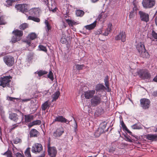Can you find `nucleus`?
I'll return each mask as SVG.
<instances>
[{
	"label": "nucleus",
	"mask_w": 157,
	"mask_h": 157,
	"mask_svg": "<svg viewBox=\"0 0 157 157\" xmlns=\"http://www.w3.org/2000/svg\"><path fill=\"white\" fill-rule=\"evenodd\" d=\"M12 33L14 35L11 40L12 43H15L20 40L23 35V31L18 29L14 30L13 31Z\"/></svg>",
	"instance_id": "1"
},
{
	"label": "nucleus",
	"mask_w": 157,
	"mask_h": 157,
	"mask_svg": "<svg viewBox=\"0 0 157 157\" xmlns=\"http://www.w3.org/2000/svg\"><path fill=\"white\" fill-rule=\"evenodd\" d=\"M12 77L10 76H4L0 78V86L3 87H10V83Z\"/></svg>",
	"instance_id": "2"
},
{
	"label": "nucleus",
	"mask_w": 157,
	"mask_h": 157,
	"mask_svg": "<svg viewBox=\"0 0 157 157\" xmlns=\"http://www.w3.org/2000/svg\"><path fill=\"white\" fill-rule=\"evenodd\" d=\"M101 101V96L98 95L94 96L90 100L91 105L93 107L97 106Z\"/></svg>",
	"instance_id": "3"
},
{
	"label": "nucleus",
	"mask_w": 157,
	"mask_h": 157,
	"mask_svg": "<svg viewBox=\"0 0 157 157\" xmlns=\"http://www.w3.org/2000/svg\"><path fill=\"white\" fill-rule=\"evenodd\" d=\"M142 4L144 8H150L155 6V0H143Z\"/></svg>",
	"instance_id": "4"
},
{
	"label": "nucleus",
	"mask_w": 157,
	"mask_h": 157,
	"mask_svg": "<svg viewBox=\"0 0 157 157\" xmlns=\"http://www.w3.org/2000/svg\"><path fill=\"white\" fill-rule=\"evenodd\" d=\"M4 63L8 66L10 67L13 65L14 63V59L13 57L10 56H6L3 58Z\"/></svg>",
	"instance_id": "5"
},
{
	"label": "nucleus",
	"mask_w": 157,
	"mask_h": 157,
	"mask_svg": "<svg viewBox=\"0 0 157 157\" xmlns=\"http://www.w3.org/2000/svg\"><path fill=\"white\" fill-rule=\"evenodd\" d=\"M138 74L139 77L142 79H148L151 77L150 74L147 70H140Z\"/></svg>",
	"instance_id": "6"
},
{
	"label": "nucleus",
	"mask_w": 157,
	"mask_h": 157,
	"mask_svg": "<svg viewBox=\"0 0 157 157\" xmlns=\"http://www.w3.org/2000/svg\"><path fill=\"white\" fill-rule=\"evenodd\" d=\"M43 150V146L42 145L39 143H35L33 145L31 151L33 153H37L40 152Z\"/></svg>",
	"instance_id": "7"
},
{
	"label": "nucleus",
	"mask_w": 157,
	"mask_h": 157,
	"mask_svg": "<svg viewBox=\"0 0 157 157\" xmlns=\"http://www.w3.org/2000/svg\"><path fill=\"white\" fill-rule=\"evenodd\" d=\"M15 8L17 10L25 13L28 12V6L26 4H19L15 6Z\"/></svg>",
	"instance_id": "8"
},
{
	"label": "nucleus",
	"mask_w": 157,
	"mask_h": 157,
	"mask_svg": "<svg viewBox=\"0 0 157 157\" xmlns=\"http://www.w3.org/2000/svg\"><path fill=\"white\" fill-rule=\"evenodd\" d=\"M9 118L15 122H17V124H20L23 118V117L21 120H19V116L17 114L13 113H10L9 117Z\"/></svg>",
	"instance_id": "9"
},
{
	"label": "nucleus",
	"mask_w": 157,
	"mask_h": 157,
	"mask_svg": "<svg viewBox=\"0 0 157 157\" xmlns=\"http://www.w3.org/2000/svg\"><path fill=\"white\" fill-rule=\"evenodd\" d=\"M140 102L141 106L143 109H146L149 108L150 103L149 100L146 98L141 99L140 100Z\"/></svg>",
	"instance_id": "10"
},
{
	"label": "nucleus",
	"mask_w": 157,
	"mask_h": 157,
	"mask_svg": "<svg viewBox=\"0 0 157 157\" xmlns=\"http://www.w3.org/2000/svg\"><path fill=\"white\" fill-rule=\"evenodd\" d=\"M102 125V126H101L100 128H99L96 130L94 132V135L96 137H99L101 134L103 133L104 132V130L105 128L106 125L102 124H101V126Z\"/></svg>",
	"instance_id": "11"
},
{
	"label": "nucleus",
	"mask_w": 157,
	"mask_h": 157,
	"mask_svg": "<svg viewBox=\"0 0 157 157\" xmlns=\"http://www.w3.org/2000/svg\"><path fill=\"white\" fill-rule=\"evenodd\" d=\"M95 90H88L84 92V96L86 99H90L92 98L94 96L95 94Z\"/></svg>",
	"instance_id": "12"
},
{
	"label": "nucleus",
	"mask_w": 157,
	"mask_h": 157,
	"mask_svg": "<svg viewBox=\"0 0 157 157\" xmlns=\"http://www.w3.org/2000/svg\"><path fill=\"white\" fill-rule=\"evenodd\" d=\"M64 132L63 128L62 127L58 128L53 133V136L55 138L60 137Z\"/></svg>",
	"instance_id": "13"
},
{
	"label": "nucleus",
	"mask_w": 157,
	"mask_h": 157,
	"mask_svg": "<svg viewBox=\"0 0 157 157\" xmlns=\"http://www.w3.org/2000/svg\"><path fill=\"white\" fill-rule=\"evenodd\" d=\"M140 15V19L141 21L147 22L149 20V15L147 13L142 11H140L139 13Z\"/></svg>",
	"instance_id": "14"
},
{
	"label": "nucleus",
	"mask_w": 157,
	"mask_h": 157,
	"mask_svg": "<svg viewBox=\"0 0 157 157\" xmlns=\"http://www.w3.org/2000/svg\"><path fill=\"white\" fill-rule=\"evenodd\" d=\"M126 36L124 32H121L119 34L115 37L116 40H121L122 42H124L126 40Z\"/></svg>",
	"instance_id": "15"
},
{
	"label": "nucleus",
	"mask_w": 157,
	"mask_h": 157,
	"mask_svg": "<svg viewBox=\"0 0 157 157\" xmlns=\"http://www.w3.org/2000/svg\"><path fill=\"white\" fill-rule=\"evenodd\" d=\"M48 155L51 157H55L57 153V151L54 147H50L48 148Z\"/></svg>",
	"instance_id": "16"
},
{
	"label": "nucleus",
	"mask_w": 157,
	"mask_h": 157,
	"mask_svg": "<svg viewBox=\"0 0 157 157\" xmlns=\"http://www.w3.org/2000/svg\"><path fill=\"white\" fill-rule=\"evenodd\" d=\"M58 121L61 123H65L68 124L69 121L67 119L63 117L62 116H58L56 117L53 121V122Z\"/></svg>",
	"instance_id": "17"
},
{
	"label": "nucleus",
	"mask_w": 157,
	"mask_h": 157,
	"mask_svg": "<svg viewBox=\"0 0 157 157\" xmlns=\"http://www.w3.org/2000/svg\"><path fill=\"white\" fill-rule=\"evenodd\" d=\"M136 48L138 51L139 54L143 51L146 50L144 45L141 43H140L138 44Z\"/></svg>",
	"instance_id": "18"
},
{
	"label": "nucleus",
	"mask_w": 157,
	"mask_h": 157,
	"mask_svg": "<svg viewBox=\"0 0 157 157\" xmlns=\"http://www.w3.org/2000/svg\"><path fill=\"white\" fill-rule=\"evenodd\" d=\"M112 28V25L111 24L109 23L108 24L107 28L105 30V32L103 33L102 35L107 36L108 35L109 33L110 32Z\"/></svg>",
	"instance_id": "19"
},
{
	"label": "nucleus",
	"mask_w": 157,
	"mask_h": 157,
	"mask_svg": "<svg viewBox=\"0 0 157 157\" xmlns=\"http://www.w3.org/2000/svg\"><path fill=\"white\" fill-rule=\"evenodd\" d=\"M40 10L38 8H34L31 9L29 11L30 14L37 15L39 13Z\"/></svg>",
	"instance_id": "20"
},
{
	"label": "nucleus",
	"mask_w": 157,
	"mask_h": 157,
	"mask_svg": "<svg viewBox=\"0 0 157 157\" xmlns=\"http://www.w3.org/2000/svg\"><path fill=\"white\" fill-rule=\"evenodd\" d=\"M96 25V21H94L92 23L89 25H86L84 26V27L86 29L89 30H92L94 28Z\"/></svg>",
	"instance_id": "21"
},
{
	"label": "nucleus",
	"mask_w": 157,
	"mask_h": 157,
	"mask_svg": "<svg viewBox=\"0 0 157 157\" xmlns=\"http://www.w3.org/2000/svg\"><path fill=\"white\" fill-rule=\"evenodd\" d=\"M39 134V132L35 129H32L29 132L30 137H36Z\"/></svg>",
	"instance_id": "22"
},
{
	"label": "nucleus",
	"mask_w": 157,
	"mask_h": 157,
	"mask_svg": "<svg viewBox=\"0 0 157 157\" xmlns=\"http://www.w3.org/2000/svg\"><path fill=\"white\" fill-rule=\"evenodd\" d=\"M106 89L104 86L101 84H98L95 87V90L97 91H99L101 90H104Z\"/></svg>",
	"instance_id": "23"
},
{
	"label": "nucleus",
	"mask_w": 157,
	"mask_h": 157,
	"mask_svg": "<svg viewBox=\"0 0 157 157\" xmlns=\"http://www.w3.org/2000/svg\"><path fill=\"white\" fill-rule=\"evenodd\" d=\"M34 116L30 114L25 115V121L26 122H29L33 120Z\"/></svg>",
	"instance_id": "24"
},
{
	"label": "nucleus",
	"mask_w": 157,
	"mask_h": 157,
	"mask_svg": "<svg viewBox=\"0 0 157 157\" xmlns=\"http://www.w3.org/2000/svg\"><path fill=\"white\" fill-rule=\"evenodd\" d=\"M147 138L150 140L157 141V135L153 134H148L147 136Z\"/></svg>",
	"instance_id": "25"
},
{
	"label": "nucleus",
	"mask_w": 157,
	"mask_h": 157,
	"mask_svg": "<svg viewBox=\"0 0 157 157\" xmlns=\"http://www.w3.org/2000/svg\"><path fill=\"white\" fill-rule=\"evenodd\" d=\"M147 138L150 140L157 141V135L153 134H148L147 136Z\"/></svg>",
	"instance_id": "26"
},
{
	"label": "nucleus",
	"mask_w": 157,
	"mask_h": 157,
	"mask_svg": "<svg viewBox=\"0 0 157 157\" xmlns=\"http://www.w3.org/2000/svg\"><path fill=\"white\" fill-rule=\"evenodd\" d=\"M44 23L45 25V28L46 29V32L47 33L51 29V27L49 23L48 20H45L44 21Z\"/></svg>",
	"instance_id": "27"
},
{
	"label": "nucleus",
	"mask_w": 157,
	"mask_h": 157,
	"mask_svg": "<svg viewBox=\"0 0 157 157\" xmlns=\"http://www.w3.org/2000/svg\"><path fill=\"white\" fill-rule=\"evenodd\" d=\"M41 123V121L39 120H36L30 123L29 124V127H31L33 125H39Z\"/></svg>",
	"instance_id": "28"
},
{
	"label": "nucleus",
	"mask_w": 157,
	"mask_h": 157,
	"mask_svg": "<svg viewBox=\"0 0 157 157\" xmlns=\"http://www.w3.org/2000/svg\"><path fill=\"white\" fill-rule=\"evenodd\" d=\"M60 93L59 91H56L52 96V98L53 99L52 100V102L53 101H56L59 98L60 95Z\"/></svg>",
	"instance_id": "29"
},
{
	"label": "nucleus",
	"mask_w": 157,
	"mask_h": 157,
	"mask_svg": "<svg viewBox=\"0 0 157 157\" xmlns=\"http://www.w3.org/2000/svg\"><path fill=\"white\" fill-rule=\"evenodd\" d=\"M139 55L141 57L144 58H148L149 56L148 53L146 51V50L141 52V53L139 54Z\"/></svg>",
	"instance_id": "30"
},
{
	"label": "nucleus",
	"mask_w": 157,
	"mask_h": 157,
	"mask_svg": "<svg viewBox=\"0 0 157 157\" xmlns=\"http://www.w3.org/2000/svg\"><path fill=\"white\" fill-rule=\"evenodd\" d=\"M48 107H49V106L48 105V101H47L44 102L41 105L42 109L43 110H45Z\"/></svg>",
	"instance_id": "31"
},
{
	"label": "nucleus",
	"mask_w": 157,
	"mask_h": 157,
	"mask_svg": "<svg viewBox=\"0 0 157 157\" xmlns=\"http://www.w3.org/2000/svg\"><path fill=\"white\" fill-rule=\"evenodd\" d=\"M28 19L29 20H32L36 22H39L40 21V19L39 18L35 17H33L32 16H29L28 17Z\"/></svg>",
	"instance_id": "32"
},
{
	"label": "nucleus",
	"mask_w": 157,
	"mask_h": 157,
	"mask_svg": "<svg viewBox=\"0 0 157 157\" xmlns=\"http://www.w3.org/2000/svg\"><path fill=\"white\" fill-rule=\"evenodd\" d=\"M84 14V12L83 11L78 10L76 11V15L77 16H82Z\"/></svg>",
	"instance_id": "33"
},
{
	"label": "nucleus",
	"mask_w": 157,
	"mask_h": 157,
	"mask_svg": "<svg viewBox=\"0 0 157 157\" xmlns=\"http://www.w3.org/2000/svg\"><path fill=\"white\" fill-rule=\"evenodd\" d=\"M30 147L27 148L25 152V155L28 157H31V155L30 154Z\"/></svg>",
	"instance_id": "34"
},
{
	"label": "nucleus",
	"mask_w": 157,
	"mask_h": 157,
	"mask_svg": "<svg viewBox=\"0 0 157 157\" xmlns=\"http://www.w3.org/2000/svg\"><path fill=\"white\" fill-rule=\"evenodd\" d=\"M66 22L68 23V25L71 26H73L74 25H75L76 23V22L73 21L72 20H70L69 19H66Z\"/></svg>",
	"instance_id": "35"
},
{
	"label": "nucleus",
	"mask_w": 157,
	"mask_h": 157,
	"mask_svg": "<svg viewBox=\"0 0 157 157\" xmlns=\"http://www.w3.org/2000/svg\"><path fill=\"white\" fill-rule=\"evenodd\" d=\"M28 27V25L25 23L21 25L19 27V28L22 30H24Z\"/></svg>",
	"instance_id": "36"
},
{
	"label": "nucleus",
	"mask_w": 157,
	"mask_h": 157,
	"mask_svg": "<svg viewBox=\"0 0 157 157\" xmlns=\"http://www.w3.org/2000/svg\"><path fill=\"white\" fill-rule=\"evenodd\" d=\"M37 73L40 77L44 75L47 74V72L45 71L40 70L37 71Z\"/></svg>",
	"instance_id": "37"
},
{
	"label": "nucleus",
	"mask_w": 157,
	"mask_h": 157,
	"mask_svg": "<svg viewBox=\"0 0 157 157\" xmlns=\"http://www.w3.org/2000/svg\"><path fill=\"white\" fill-rule=\"evenodd\" d=\"M28 37L30 39L33 40L36 37V35L35 33H33L29 35Z\"/></svg>",
	"instance_id": "38"
},
{
	"label": "nucleus",
	"mask_w": 157,
	"mask_h": 157,
	"mask_svg": "<svg viewBox=\"0 0 157 157\" xmlns=\"http://www.w3.org/2000/svg\"><path fill=\"white\" fill-rule=\"evenodd\" d=\"M84 66V65L83 64H76V68L77 70H80L82 69Z\"/></svg>",
	"instance_id": "39"
},
{
	"label": "nucleus",
	"mask_w": 157,
	"mask_h": 157,
	"mask_svg": "<svg viewBox=\"0 0 157 157\" xmlns=\"http://www.w3.org/2000/svg\"><path fill=\"white\" fill-rule=\"evenodd\" d=\"M132 128L133 129H140L142 128L141 126L138 125L136 124H134L132 126Z\"/></svg>",
	"instance_id": "40"
},
{
	"label": "nucleus",
	"mask_w": 157,
	"mask_h": 157,
	"mask_svg": "<svg viewBox=\"0 0 157 157\" xmlns=\"http://www.w3.org/2000/svg\"><path fill=\"white\" fill-rule=\"evenodd\" d=\"M21 142V140L20 138L18 137H16L13 140V143L14 144H17Z\"/></svg>",
	"instance_id": "41"
},
{
	"label": "nucleus",
	"mask_w": 157,
	"mask_h": 157,
	"mask_svg": "<svg viewBox=\"0 0 157 157\" xmlns=\"http://www.w3.org/2000/svg\"><path fill=\"white\" fill-rule=\"evenodd\" d=\"M48 77L52 81H53L54 79L53 76V73L51 71H50L48 75Z\"/></svg>",
	"instance_id": "42"
},
{
	"label": "nucleus",
	"mask_w": 157,
	"mask_h": 157,
	"mask_svg": "<svg viewBox=\"0 0 157 157\" xmlns=\"http://www.w3.org/2000/svg\"><path fill=\"white\" fill-rule=\"evenodd\" d=\"M3 155H6L7 157H12V153L10 151H6L4 153Z\"/></svg>",
	"instance_id": "43"
},
{
	"label": "nucleus",
	"mask_w": 157,
	"mask_h": 157,
	"mask_svg": "<svg viewBox=\"0 0 157 157\" xmlns=\"http://www.w3.org/2000/svg\"><path fill=\"white\" fill-rule=\"evenodd\" d=\"M39 48L40 50L43 51L44 52L47 51V49L45 47L43 46L42 45H40L39 46Z\"/></svg>",
	"instance_id": "44"
},
{
	"label": "nucleus",
	"mask_w": 157,
	"mask_h": 157,
	"mask_svg": "<svg viewBox=\"0 0 157 157\" xmlns=\"http://www.w3.org/2000/svg\"><path fill=\"white\" fill-rule=\"evenodd\" d=\"M151 35L155 39H157V33L154 30H152L151 32Z\"/></svg>",
	"instance_id": "45"
},
{
	"label": "nucleus",
	"mask_w": 157,
	"mask_h": 157,
	"mask_svg": "<svg viewBox=\"0 0 157 157\" xmlns=\"http://www.w3.org/2000/svg\"><path fill=\"white\" fill-rule=\"evenodd\" d=\"M16 124L12 125L10 127V131H12L17 127L18 126V124Z\"/></svg>",
	"instance_id": "46"
},
{
	"label": "nucleus",
	"mask_w": 157,
	"mask_h": 157,
	"mask_svg": "<svg viewBox=\"0 0 157 157\" xmlns=\"http://www.w3.org/2000/svg\"><path fill=\"white\" fill-rule=\"evenodd\" d=\"M134 7H133V10L132 11L134 12V13H137V8L135 4L134 3H133Z\"/></svg>",
	"instance_id": "47"
},
{
	"label": "nucleus",
	"mask_w": 157,
	"mask_h": 157,
	"mask_svg": "<svg viewBox=\"0 0 157 157\" xmlns=\"http://www.w3.org/2000/svg\"><path fill=\"white\" fill-rule=\"evenodd\" d=\"M136 14V13H134V12L131 11L129 15L130 18H133L135 14Z\"/></svg>",
	"instance_id": "48"
},
{
	"label": "nucleus",
	"mask_w": 157,
	"mask_h": 157,
	"mask_svg": "<svg viewBox=\"0 0 157 157\" xmlns=\"http://www.w3.org/2000/svg\"><path fill=\"white\" fill-rule=\"evenodd\" d=\"M121 125L124 129H127V128L123 121L121 122Z\"/></svg>",
	"instance_id": "49"
},
{
	"label": "nucleus",
	"mask_w": 157,
	"mask_h": 157,
	"mask_svg": "<svg viewBox=\"0 0 157 157\" xmlns=\"http://www.w3.org/2000/svg\"><path fill=\"white\" fill-rule=\"evenodd\" d=\"M7 98L9 100L11 101H13L14 99L18 100L19 99L18 98H13L10 97H8Z\"/></svg>",
	"instance_id": "50"
},
{
	"label": "nucleus",
	"mask_w": 157,
	"mask_h": 157,
	"mask_svg": "<svg viewBox=\"0 0 157 157\" xmlns=\"http://www.w3.org/2000/svg\"><path fill=\"white\" fill-rule=\"evenodd\" d=\"M105 84L108 89H109V81L104 82Z\"/></svg>",
	"instance_id": "51"
},
{
	"label": "nucleus",
	"mask_w": 157,
	"mask_h": 157,
	"mask_svg": "<svg viewBox=\"0 0 157 157\" xmlns=\"http://www.w3.org/2000/svg\"><path fill=\"white\" fill-rule=\"evenodd\" d=\"M6 2L8 5L11 6L12 3V1L10 0H7Z\"/></svg>",
	"instance_id": "52"
},
{
	"label": "nucleus",
	"mask_w": 157,
	"mask_h": 157,
	"mask_svg": "<svg viewBox=\"0 0 157 157\" xmlns=\"http://www.w3.org/2000/svg\"><path fill=\"white\" fill-rule=\"evenodd\" d=\"M77 124L75 121V125L74 126V132L76 133V131L77 129Z\"/></svg>",
	"instance_id": "53"
},
{
	"label": "nucleus",
	"mask_w": 157,
	"mask_h": 157,
	"mask_svg": "<svg viewBox=\"0 0 157 157\" xmlns=\"http://www.w3.org/2000/svg\"><path fill=\"white\" fill-rule=\"evenodd\" d=\"M16 155L17 157H24V155H22L20 153L18 152Z\"/></svg>",
	"instance_id": "54"
},
{
	"label": "nucleus",
	"mask_w": 157,
	"mask_h": 157,
	"mask_svg": "<svg viewBox=\"0 0 157 157\" xmlns=\"http://www.w3.org/2000/svg\"><path fill=\"white\" fill-rule=\"evenodd\" d=\"M41 0L47 6H48V3H49L48 0Z\"/></svg>",
	"instance_id": "55"
},
{
	"label": "nucleus",
	"mask_w": 157,
	"mask_h": 157,
	"mask_svg": "<svg viewBox=\"0 0 157 157\" xmlns=\"http://www.w3.org/2000/svg\"><path fill=\"white\" fill-rule=\"evenodd\" d=\"M125 140L126 141H128L129 142H132V140H131L129 137L128 136H126L125 137Z\"/></svg>",
	"instance_id": "56"
},
{
	"label": "nucleus",
	"mask_w": 157,
	"mask_h": 157,
	"mask_svg": "<svg viewBox=\"0 0 157 157\" xmlns=\"http://www.w3.org/2000/svg\"><path fill=\"white\" fill-rule=\"evenodd\" d=\"M61 42L63 43H64L66 41V39L65 38H63V36L62 37L60 40Z\"/></svg>",
	"instance_id": "57"
},
{
	"label": "nucleus",
	"mask_w": 157,
	"mask_h": 157,
	"mask_svg": "<svg viewBox=\"0 0 157 157\" xmlns=\"http://www.w3.org/2000/svg\"><path fill=\"white\" fill-rule=\"evenodd\" d=\"M152 95L154 97H157V90L153 92Z\"/></svg>",
	"instance_id": "58"
},
{
	"label": "nucleus",
	"mask_w": 157,
	"mask_h": 157,
	"mask_svg": "<svg viewBox=\"0 0 157 157\" xmlns=\"http://www.w3.org/2000/svg\"><path fill=\"white\" fill-rule=\"evenodd\" d=\"M22 102H27L28 101H29L30 100V98H27V99H22Z\"/></svg>",
	"instance_id": "59"
},
{
	"label": "nucleus",
	"mask_w": 157,
	"mask_h": 157,
	"mask_svg": "<svg viewBox=\"0 0 157 157\" xmlns=\"http://www.w3.org/2000/svg\"><path fill=\"white\" fill-rule=\"evenodd\" d=\"M5 24V22L1 20V18L0 19V25H4Z\"/></svg>",
	"instance_id": "60"
},
{
	"label": "nucleus",
	"mask_w": 157,
	"mask_h": 157,
	"mask_svg": "<svg viewBox=\"0 0 157 157\" xmlns=\"http://www.w3.org/2000/svg\"><path fill=\"white\" fill-rule=\"evenodd\" d=\"M109 77L108 75H107L105 78L104 80V82L109 81Z\"/></svg>",
	"instance_id": "61"
},
{
	"label": "nucleus",
	"mask_w": 157,
	"mask_h": 157,
	"mask_svg": "<svg viewBox=\"0 0 157 157\" xmlns=\"http://www.w3.org/2000/svg\"><path fill=\"white\" fill-rule=\"evenodd\" d=\"M124 130L126 131L130 135H131L132 132L130 131L127 128V129H125Z\"/></svg>",
	"instance_id": "62"
},
{
	"label": "nucleus",
	"mask_w": 157,
	"mask_h": 157,
	"mask_svg": "<svg viewBox=\"0 0 157 157\" xmlns=\"http://www.w3.org/2000/svg\"><path fill=\"white\" fill-rule=\"evenodd\" d=\"M153 81L157 82V75L153 79Z\"/></svg>",
	"instance_id": "63"
},
{
	"label": "nucleus",
	"mask_w": 157,
	"mask_h": 157,
	"mask_svg": "<svg viewBox=\"0 0 157 157\" xmlns=\"http://www.w3.org/2000/svg\"><path fill=\"white\" fill-rule=\"evenodd\" d=\"M5 53H3V52H2L0 53V56H3L4 55H5Z\"/></svg>",
	"instance_id": "64"
}]
</instances>
